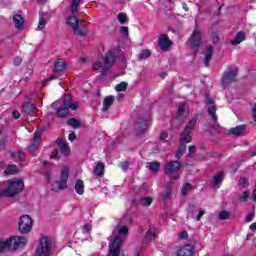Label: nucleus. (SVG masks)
Returning <instances> with one entry per match:
<instances>
[{
	"mask_svg": "<svg viewBox=\"0 0 256 256\" xmlns=\"http://www.w3.org/2000/svg\"><path fill=\"white\" fill-rule=\"evenodd\" d=\"M12 117L13 119H19L21 117V113L19 112V110H14L12 112Z\"/></svg>",
	"mask_w": 256,
	"mask_h": 256,
	"instance_id": "nucleus-57",
	"label": "nucleus"
},
{
	"mask_svg": "<svg viewBox=\"0 0 256 256\" xmlns=\"http://www.w3.org/2000/svg\"><path fill=\"white\" fill-rule=\"evenodd\" d=\"M212 43L214 44L219 43V33L217 32L212 33Z\"/></svg>",
	"mask_w": 256,
	"mask_h": 256,
	"instance_id": "nucleus-54",
	"label": "nucleus"
},
{
	"mask_svg": "<svg viewBox=\"0 0 256 256\" xmlns=\"http://www.w3.org/2000/svg\"><path fill=\"white\" fill-rule=\"evenodd\" d=\"M191 132L184 130L180 135V143L183 145H187V143H191Z\"/></svg>",
	"mask_w": 256,
	"mask_h": 256,
	"instance_id": "nucleus-27",
	"label": "nucleus"
},
{
	"mask_svg": "<svg viewBox=\"0 0 256 256\" xmlns=\"http://www.w3.org/2000/svg\"><path fill=\"white\" fill-rule=\"evenodd\" d=\"M121 169H122V171H124V173L127 172V169H129V162H127V161L123 162Z\"/></svg>",
	"mask_w": 256,
	"mask_h": 256,
	"instance_id": "nucleus-58",
	"label": "nucleus"
},
{
	"mask_svg": "<svg viewBox=\"0 0 256 256\" xmlns=\"http://www.w3.org/2000/svg\"><path fill=\"white\" fill-rule=\"evenodd\" d=\"M43 132L41 130H37L34 133V138L31 144L28 146V153H35L39 149V141H41V136Z\"/></svg>",
	"mask_w": 256,
	"mask_h": 256,
	"instance_id": "nucleus-13",
	"label": "nucleus"
},
{
	"mask_svg": "<svg viewBox=\"0 0 256 256\" xmlns=\"http://www.w3.org/2000/svg\"><path fill=\"white\" fill-rule=\"evenodd\" d=\"M45 25H47V21L44 18H40L38 22V29L43 31L45 29Z\"/></svg>",
	"mask_w": 256,
	"mask_h": 256,
	"instance_id": "nucleus-49",
	"label": "nucleus"
},
{
	"mask_svg": "<svg viewBox=\"0 0 256 256\" xmlns=\"http://www.w3.org/2000/svg\"><path fill=\"white\" fill-rule=\"evenodd\" d=\"M104 173H105V164H103L102 162H99L94 168V175H96L97 177H103Z\"/></svg>",
	"mask_w": 256,
	"mask_h": 256,
	"instance_id": "nucleus-29",
	"label": "nucleus"
},
{
	"mask_svg": "<svg viewBox=\"0 0 256 256\" xmlns=\"http://www.w3.org/2000/svg\"><path fill=\"white\" fill-rule=\"evenodd\" d=\"M224 179H225V173H223V171L218 172L216 175H214V178L211 183V187L213 189H219Z\"/></svg>",
	"mask_w": 256,
	"mask_h": 256,
	"instance_id": "nucleus-16",
	"label": "nucleus"
},
{
	"mask_svg": "<svg viewBox=\"0 0 256 256\" xmlns=\"http://www.w3.org/2000/svg\"><path fill=\"white\" fill-rule=\"evenodd\" d=\"M170 197H171V182H168L166 184V190L163 194L164 202L167 203V201H169Z\"/></svg>",
	"mask_w": 256,
	"mask_h": 256,
	"instance_id": "nucleus-35",
	"label": "nucleus"
},
{
	"mask_svg": "<svg viewBox=\"0 0 256 256\" xmlns=\"http://www.w3.org/2000/svg\"><path fill=\"white\" fill-rule=\"evenodd\" d=\"M51 255V242L49 238L43 237L40 239L39 247L36 250V256H50Z\"/></svg>",
	"mask_w": 256,
	"mask_h": 256,
	"instance_id": "nucleus-6",
	"label": "nucleus"
},
{
	"mask_svg": "<svg viewBox=\"0 0 256 256\" xmlns=\"http://www.w3.org/2000/svg\"><path fill=\"white\" fill-rule=\"evenodd\" d=\"M181 169V162L169 161L166 163L165 171L168 175H172L171 180L178 179L179 171Z\"/></svg>",
	"mask_w": 256,
	"mask_h": 256,
	"instance_id": "nucleus-8",
	"label": "nucleus"
},
{
	"mask_svg": "<svg viewBox=\"0 0 256 256\" xmlns=\"http://www.w3.org/2000/svg\"><path fill=\"white\" fill-rule=\"evenodd\" d=\"M191 191V184H184L181 188V193L185 197Z\"/></svg>",
	"mask_w": 256,
	"mask_h": 256,
	"instance_id": "nucleus-48",
	"label": "nucleus"
},
{
	"mask_svg": "<svg viewBox=\"0 0 256 256\" xmlns=\"http://www.w3.org/2000/svg\"><path fill=\"white\" fill-rule=\"evenodd\" d=\"M151 203H153V198L149 196L142 197L138 201V205H142V207H150Z\"/></svg>",
	"mask_w": 256,
	"mask_h": 256,
	"instance_id": "nucleus-33",
	"label": "nucleus"
},
{
	"mask_svg": "<svg viewBox=\"0 0 256 256\" xmlns=\"http://www.w3.org/2000/svg\"><path fill=\"white\" fill-rule=\"evenodd\" d=\"M177 256H193V246L186 245L177 251Z\"/></svg>",
	"mask_w": 256,
	"mask_h": 256,
	"instance_id": "nucleus-20",
	"label": "nucleus"
},
{
	"mask_svg": "<svg viewBox=\"0 0 256 256\" xmlns=\"http://www.w3.org/2000/svg\"><path fill=\"white\" fill-rule=\"evenodd\" d=\"M117 57L115 56V52L113 51H108L105 54L104 57V71H109L113 65H115Z\"/></svg>",
	"mask_w": 256,
	"mask_h": 256,
	"instance_id": "nucleus-12",
	"label": "nucleus"
},
{
	"mask_svg": "<svg viewBox=\"0 0 256 256\" xmlns=\"http://www.w3.org/2000/svg\"><path fill=\"white\" fill-rule=\"evenodd\" d=\"M11 155L14 161H23V159H25V154L21 152V150H18L17 152H13Z\"/></svg>",
	"mask_w": 256,
	"mask_h": 256,
	"instance_id": "nucleus-41",
	"label": "nucleus"
},
{
	"mask_svg": "<svg viewBox=\"0 0 256 256\" xmlns=\"http://www.w3.org/2000/svg\"><path fill=\"white\" fill-rule=\"evenodd\" d=\"M148 125H149V119L138 118L136 122V129H138V133L140 135H143V133H146Z\"/></svg>",
	"mask_w": 256,
	"mask_h": 256,
	"instance_id": "nucleus-15",
	"label": "nucleus"
},
{
	"mask_svg": "<svg viewBox=\"0 0 256 256\" xmlns=\"http://www.w3.org/2000/svg\"><path fill=\"white\" fill-rule=\"evenodd\" d=\"M62 105L64 107H68V109H72V111H77V109H79V104L73 103V98L69 94L64 95V101Z\"/></svg>",
	"mask_w": 256,
	"mask_h": 256,
	"instance_id": "nucleus-17",
	"label": "nucleus"
},
{
	"mask_svg": "<svg viewBox=\"0 0 256 256\" xmlns=\"http://www.w3.org/2000/svg\"><path fill=\"white\" fill-rule=\"evenodd\" d=\"M20 233H29L33 229V220L30 215H23L18 223Z\"/></svg>",
	"mask_w": 256,
	"mask_h": 256,
	"instance_id": "nucleus-7",
	"label": "nucleus"
},
{
	"mask_svg": "<svg viewBox=\"0 0 256 256\" xmlns=\"http://www.w3.org/2000/svg\"><path fill=\"white\" fill-rule=\"evenodd\" d=\"M114 102H115V97L113 96H107L106 98H104L103 107H102L103 113H107V111L111 109V105H113Z\"/></svg>",
	"mask_w": 256,
	"mask_h": 256,
	"instance_id": "nucleus-22",
	"label": "nucleus"
},
{
	"mask_svg": "<svg viewBox=\"0 0 256 256\" xmlns=\"http://www.w3.org/2000/svg\"><path fill=\"white\" fill-rule=\"evenodd\" d=\"M158 45L162 51H169L173 42L167 37V34H162L159 36Z\"/></svg>",
	"mask_w": 256,
	"mask_h": 256,
	"instance_id": "nucleus-14",
	"label": "nucleus"
},
{
	"mask_svg": "<svg viewBox=\"0 0 256 256\" xmlns=\"http://www.w3.org/2000/svg\"><path fill=\"white\" fill-rule=\"evenodd\" d=\"M91 231V225L86 224L83 226V233H89Z\"/></svg>",
	"mask_w": 256,
	"mask_h": 256,
	"instance_id": "nucleus-61",
	"label": "nucleus"
},
{
	"mask_svg": "<svg viewBox=\"0 0 256 256\" xmlns=\"http://www.w3.org/2000/svg\"><path fill=\"white\" fill-rule=\"evenodd\" d=\"M118 233L123 237H127L129 235V228L127 226H120Z\"/></svg>",
	"mask_w": 256,
	"mask_h": 256,
	"instance_id": "nucleus-46",
	"label": "nucleus"
},
{
	"mask_svg": "<svg viewBox=\"0 0 256 256\" xmlns=\"http://www.w3.org/2000/svg\"><path fill=\"white\" fill-rule=\"evenodd\" d=\"M231 217V212H228V211H221L219 214H218V219H220V221H226L227 219H230Z\"/></svg>",
	"mask_w": 256,
	"mask_h": 256,
	"instance_id": "nucleus-42",
	"label": "nucleus"
},
{
	"mask_svg": "<svg viewBox=\"0 0 256 256\" xmlns=\"http://www.w3.org/2000/svg\"><path fill=\"white\" fill-rule=\"evenodd\" d=\"M189 115V107L186 104L178 106V117H187Z\"/></svg>",
	"mask_w": 256,
	"mask_h": 256,
	"instance_id": "nucleus-32",
	"label": "nucleus"
},
{
	"mask_svg": "<svg viewBox=\"0 0 256 256\" xmlns=\"http://www.w3.org/2000/svg\"><path fill=\"white\" fill-rule=\"evenodd\" d=\"M245 131H247V126L239 125L234 128H230L229 133H230V135L238 136V135H243V133H245Z\"/></svg>",
	"mask_w": 256,
	"mask_h": 256,
	"instance_id": "nucleus-26",
	"label": "nucleus"
},
{
	"mask_svg": "<svg viewBox=\"0 0 256 256\" xmlns=\"http://www.w3.org/2000/svg\"><path fill=\"white\" fill-rule=\"evenodd\" d=\"M248 197H251V192L249 190H246L242 193V195H240L239 201H241V203H245Z\"/></svg>",
	"mask_w": 256,
	"mask_h": 256,
	"instance_id": "nucleus-45",
	"label": "nucleus"
},
{
	"mask_svg": "<svg viewBox=\"0 0 256 256\" xmlns=\"http://www.w3.org/2000/svg\"><path fill=\"white\" fill-rule=\"evenodd\" d=\"M27 245V238L23 236H14L6 241H3V239H0V253H3L5 249H8L9 251H16V249H19V247Z\"/></svg>",
	"mask_w": 256,
	"mask_h": 256,
	"instance_id": "nucleus-2",
	"label": "nucleus"
},
{
	"mask_svg": "<svg viewBox=\"0 0 256 256\" xmlns=\"http://www.w3.org/2000/svg\"><path fill=\"white\" fill-rule=\"evenodd\" d=\"M69 180V168L64 166L61 170L60 180L54 182L52 185L53 191H63L67 187V181Z\"/></svg>",
	"mask_w": 256,
	"mask_h": 256,
	"instance_id": "nucleus-4",
	"label": "nucleus"
},
{
	"mask_svg": "<svg viewBox=\"0 0 256 256\" xmlns=\"http://www.w3.org/2000/svg\"><path fill=\"white\" fill-rule=\"evenodd\" d=\"M67 69V62H63L61 59H58L54 63V71L55 73H63Z\"/></svg>",
	"mask_w": 256,
	"mask_h": 256,
	"instance_id": "nucleus-25",
	"label": "nucleus"
},
{
	"mask_svg": "<svg viewBox=\"0 0 256 256\" xmlns=\"http://www.w3.org/2000/svg\"><path fill=\"white\" fill-rule=\"evenodd\" d=\"M155 237H157L155 228H149L145 236L146 241H151L152 239H155Z\"/></svg>",
	"mask_w": 256,
	"mask_h": 256,
	"instance_id": "nucleus-40",
	"label": "nucleus"
},
{
	"mask_svg": "<svg viewBox=\"0 0 256 256\" xmlns=\"http://www.w3.org/2000/svg\"><path fill=\"white\" fill-rule=\"evenodd\" d=\"M249 229L251 231H256V222L252 223L250 226H249Z\"/></svg>",
	"mask_w": 256,
	"mask_h": 256,
	"instance_id": "nucleus-64",
	"label": "nucleus"
},
{
	"mask_svg": "<svg viewBox=\"0 0 256 256\" xmlns=\"http://www.w3.org/2000/svg\"><path fill=\"white\" fill-rule=\"evenodd\" d=\"M188 41L191 45V48L193 49V52L197 53V51H199V48L203 43L202 36H201V29H199V27L196 26L194 28Z\"/></svg>",
	"mask_w": 256,
	"mask_h": 256,
	"instance_id": "nucleus-5",
	"label": "nucleus"
},
{
	"mask_svg": "<svg viewBox=\"0 0 256 256\" xmlns=\"http://www.w3.org/2000/svg\"><path fill=\"white\" fill-rule=\"evenodd\" d=\"M188 151H189V155H194V153L197 151V147L189 146Z\"/></svg>",
	"mask_w": 256,
	"mask_h": 256,
	"instance_id": "nucleus-60",
	"label": "nucleus"
},
{
	"mask_svg": "<svg viewBox=\"0 0 256 256\" xmlns=\"http://www.w3.org/2000/svg\"><path fill=\"white\" fill-rule=\"evenodd\" d=\"M56 144L59 146V149L63 155H67L69 153V147H67V144L63 142V139H56Z\"/></svg>",
	"mask_w": 256,
	"mask_h": 256,
	"instance_id": "nucleus-28",
	"label": "nucleus"
},
{
	"mask_svg": "<svg viewBox=\"0 0 256 256\" xmlns=\"http://www.w3.org/2000/svg\"><path fill=\"white\" fill-rule=\"evenodd\" d=\"M67 125L73 127V129H79L81 127V123L75 118H69L67 121Z\"/></svg>",
	"mask_w": 256,
	"mask_h": 256,
	"instance_id": "nucleus-37",
	"label": "nucleus"
},
{
	"mask_svg": "<svg viewBox=\"0 0 256 256\" xmlns=\"http://www.w3.org/2000/svg\"><path fill=\"white\" fill-rule=\"evenodd\" d=\"M68 139L69 141H75V139H77V135L75 134V132L70 133Z\"/></svg>",
	"mask_w": 256,
	"mask_h": 256,
	"instance_id": "nucleus-62",
	"label": "nucleus"
},
{
	"mask_svg": "<svg viewBox=\"0 0 256 256\" xmlns=\"http://www.w3.org/2000/svg\"><path fill=\"white\" fill-rule=\"evenodd\" d=\"M21 63H23V59H21V57L14 58V65L19 66Z\"/></svg>",
	"mask_w": 256,
	"mask_h": 256,
	"instance_id": "nucleus-59",
	"label": "nucleus"
},
{
	"mask_svg": "<svg viewBox=\"0 0 256 256\" xmlns=\"http://www.w3.org/2000/svg\"><path fill=\"white\" fill-rule=\"evenodd\" d=\"M190 214L193 217V219H196V221H201V217L205 215V210H200L198 214H197V210H191Z\"/></svg>",
	"mask_w": 256,
	"mask_h": 256,
	"instance_id": "nucleus-36",
	"label": "nucleus"
},
{
	"mask_svg": "<svg viewBox=\"0 0 256 256\" xmlns=\"http://www.w3.org/2000/svg\"><path fill=\"white\" fill-rule=\"evenodd\" d=\"M204 55V65L205 67H209V61H211V58L213 57V46L208 45L204 51Z\"/></svg>",
	"mask_w": 256,
	"mask_h": 256,
	"instance_id": "nucleus-21",
	"label": "nucleus"
},
{
	"mask_svg": "<svg viewBox=\"0 0 256 256\" xmlns=\"http://www.w3.org/2000/svg\"><path fill=\"white\" fill-rule=\"evenodd\" d=\"M117 19L121 25H125V23H127V15L125 13H119Z\"/></svg>",
	"mask_w": 256,
	"mask_h": 256,
	"instance_id": "nucleus-47",
	"label": "nucleus"
},
{
	"mask_svg": "<svg viewBox=\"0 0 256 256\" xmlns=\"http://www.w3.org/2000/svg\"><path fill=\"white\" fill-rule=\"evenodd\" d=\"M189 238V234L187 233V231H182L179 234V239L183 240V239H188Z\"/></svg>",
	"mask_w": 256,
	"mask_h": 256,
	"instance_id": "nucleus-56",
	"label": "nucleus"
},
{
	"mask_svg": "<svg viewBox=\"0 0 256 256\" xmlns=\"http://www.w3.org/2000/svg\"><path fill=\"white\" fill-rule=\"evenodd\" d=\"M197 121H199L198 116H193L191 120L186 124L184 131H188L190 133H193L195 131V126L197 125Z\"/></svg>",
	"mask_w": 256,
	"mask_h": 256,
	"instance_id": "nucleus-23",
	"label": "nucleus"
},
{
	"mask_svg": "<svg viewBox=\"0 0 256 256\" xmlns=\"http://www.w3.org/2000/svg\"><path fill=\"white\" fill-rule=\"evenodd\" d=\"M161 164L159 162H150L149 163V169L150 171H153L154 173H157L159 171V167Z\"/></svg>",
	"mask_w": 256,
	"mask_h": 256,
	"instance_id": "nucleus-44",
	"label": "nucleus"
},
{
	"mask_svg": "<svg viewBox=\"0 0 256 256\" xmlns=\"http://www.w3.org/2000/svg\"><path fill=\"white\" fill-rule=\"evenodd\" d=\"M149 57H151V50L149 49L142 50L140 54H138L139 61H143V59H149Z\"/></svg>",
	"mask_w": 256,
	"mask_h": 256,
	"instance_id": "nucleus-39",
	"label": "nucleus"
},
{
	"mask_svg": "<svg viewBox=\"0 0 256 256\" xmlns=\"http://www.w3.org/2000/svg\"><path fill=\"white\" fill-rule=\"evenodd\" d=\"M185 151H187V146L185 144H181L179 145L175 157L176 159H180L183 157V155L185 154Z\"/></svg>",
	"mask_w": 256,
	"mask_h": 256,
	"instance_id": "nucleus-34",
	"label": "nucleus"
},
{
	"mask_svg": "<svg viewBox=\"0 0 256 256\" xmlns=\"http://www.w3.org/2000/svg\"><path fill=\"white\" fill-rule=\"evenodd\" d=\"M80 3L81 0H72L70 11L73 16L68 17L66 23L72 27L74 35H79L80 37H83L88 33L87 28L81 25V20L76 19L75 17V15L79 14Z\"/></svg>",
	"mask_w": 256,
	"mask_h": 256,
	"instance_id": "nucleus-1",
	"label": "nucleus"
},
{
	"mask_svg": "<svg viewBox=\"0 0 256 256\" xmlns=\"http://www.w3.org/2000/svg\"><path fill=\"white\" fill-rule=\"evenodd\" d=\"M123 245V238L121 235H116L114 240L109 246V254L108 256H119L121 255V246Z\"/></svg>",
	"mask_w": 256,
	"mask_h": 256,
	"instance_id": "nucleus-9",
	"label": "nucleus"
},
{
	"mask_svg": "<svg viewBox=\"0 0 256 256\" xmlns=\"http://www.w3.org/2000/svg\"><path fill=\"white\" fill-rule=\"evenodd\" d=\"M13 23L16 27V29H18V31H22L24 25H25V20L23 19V16L16 14L13 16Z\"/></svg>",
	"mask_w": 256,
	"mask_h": 256,
	"instance_id": "nucleus-18",
	"label": "nucleus"
},
{
	"mask_svg": "<svg viewBox=\"0 0 256 256\" xmlns=\"http://www.w3.org/2000/svg\"><path fill=\"white\" fill-rule=\"evenodd\" d=\"M241 187H248L249 186V180L247 178H242L240 180Z\"/></svg>",
	"mask_w": 256,
	"mask_h": 256,
	"instance_id": "nucleus-55",
	"label": "nucleus"
},
{
	"mask_svg": "<svg viewBox=\"0 0 256 256\" xmlns=\"http://www.w3.org/2000/svg\"><path fill=\"white\" fill-rule=\"evenodd\" d=\"M238 71L239 70L237 68L228 67L222 77V84L227 85L228 83L236 81Z\"/></svg>",
	"mask_w": 256,
	"mask_h": 256,
	"instance_id": "nucleus-10",
	"label": "nucleus"
},
{
	"mask_svg": "<svg viewBox=\"0 0 256 256\" xmlns=\"http://www.w3.org/2000/svg\"><path fill=\"white\" fill-rule=\"evenodd\" d=\"M22 109H23L25 115H29L30 117H33V115H31V113H33V111H37V106H35V104H33L32 102H26L22 106Z\"/></svg>",
	"mask_w": 256,
	"mask_h": 256,
	"instance_id": "nucleus-19",
	"label": "nucleus"
},
{
	"mask_svg": "<svg viewBox=\"0 0 256 256\" xmlns=\"http://www.w3.org/2000/svg\"><path fill=\"white\" fill-rule=\"evenodd\" d=\"M255 219V212H251L250 214H247L244 221L245 223H251Z\"/></svg>",
	"mask_w": 256,
	"mask_h": 256,
	"instance_id": "nucleus-50",
	"label": "nucleus"
},
{
	"mask_svg": "<svg viewBox=\"0 0 256 256\" xmlns=\"http://www.w3.org/2000/svg\"><path fill=\"white\" fill-rule=\"evenodd\" d=\"M242 41H245V33L238 32L234 39L230 41L231 45H239V43H242Z\"/></svg>",
	"mask_w": 256,
	"mask_h": 256,
	"instance_id": "nucleus-30",
	"label": "nucleus"
},
{
	"mask_svg": "<svg viewBox=\"0 0 256 256\" xmlns=\"http://www.w3.org/2000/svg\"><path fill=\"white\" fill-rule=\"evenodd\" d=\"M24 187L25 183L23 182V180H10L8 181L7 189L3 191L2 195H4L5 197H15V195H19V193H22Z\"/></svg>",
	"mask_w": 256,
	"mask_h": 256,
	"instance_id": "nucleus-3",
	"label": "nucleus"
},
{
	"mask_svg": "<svg viewBox=\"0 0 256 256\" xmlns=\"http://www.w3.org/2000/svg\"><path fill=\"white\" fill-rule=\"evenodd\" d=\"M127 82H121L120 84H117L115 87V90L118 93H121L122 91H127Z\"/></svg>",
	"mask_w": 256,
	"mask_h": 256,
	"instance_id": "nucleus-43",
	"label": "nucleus"
},
{
	"mask_svg": "<svg viewBox=\"0 0 256 256\" xmlns=\"http://www.w3.org/2000/svg\"><path fill=\"white\" fill-rule=\"evenodd\" d=\"M74 189L78 195H83V193H85V184L83 183V180H77Z\"/></svg>",
	"mask_w": 256,
	"mask_h": 256,
	"instance_id": "nucleus-31",
	"label": "nucleus"
},
{
	"mask_svg": "<svg viewBox=\"0 0 256 256\" xmlns=\"http://www.w3.org/2000/svg\"><path fill=\"white\" fill-rule=\"evenodd\" d=\"M204 101L208 106V115L211 116L212 121H217V107L215 106V101H213V98L209 96V94H206Z\"/></svg>",
	"mask_w": 256,
	"mask_h": 256,
	"instance_id": "nucleus-11",
	"label": "nucleus"
},
{
	"mask_svg": "<svg viewBox=\"0 0 256 256\" xmlns=\"http://www.w3.org/2000/svg\"><path fill=\"white\" fill-rule=\"evenodd\" d=\"M18 172L17 166L16 165H9L5 170H4V175H15V173Z\"/></svg>",
	"mask_w": 256,
	"mask_h": 256,
	"instance_id": "nucleus-38",
	"label": "nucleus"
},
{
	"mask_svg": "<svg viewBox=\"0 0 256 256\" xmlns=\"http://www.w3.org/2000/svg\"><path fill=\"white\" fill-rule=\"evenodd\" d=\"M120 33L124 36V37H129V28L122 26L120 28Z\"/></svg>",
	"mask_w": 256,
	"mask_h": 256,
	"instance_id": "nucleus-52",
	"label": "nucleus"
},
{
	"mask_svg": "<svg viewBox=\"0 0 256 256\" xmlns=\"http://www.w3.org/2000/svg\"><path fill=\"white\" fill-rule=\"evenodd\" d=\"M167 137H169V134L167 133V131H163L161 134H160V141H163L165 143V141H167Z\"/></svg>",
	"mask_w": 256,
	"mask_h": 256,
	"instance_id": "nucleus-53",
	"label": "nucleus"
},
{
	"mask_svg": "<svg viewBox=\"0 0 256 256\" xmlns=\"http://www.w3.org/2000/svg\"><path fill=\"white\" fill-rule=\"evenodd\" d=\"M57 155H58V152H57V151L51 152V154H50V159H57Z\"/></svg>",
	"mask_w": 256,
	"mask_h": 256,
	"instance_id": "nucleus-63",
	"label": "nucleus"
},
{
	"mask_svg": "<svg viewBox=\"0 0 256 256\" xmlns=\"http://www.w3.org/2000/svg\"><path fill=\"white\" fill-rule=\"evenodd\" d=\"M103 67V62L98 61L92 66L93 71H99Z\"/></svg>",
	"mask_w": 256,
	"mask_h": 256,
	"instance_id": "nucleus-51",
	"label": "nucleus"
},
{
	"mask_svg": "<svg viewBox=\"0 0 256 256\" xmlns=\"http://www.w3.org/2000/svg\"><path fill=\"white\" fill-rule=\"evenodd\" d=\"M69 109L67 106H60L56 109V115L57 117H60V119H65L69 115Z\"/></svg>",
	"mask_w": 256,
	"mask_h": 256,
	"instance_id": "nucleus-24",
	"label": "nucleus"
}]
</instances>
